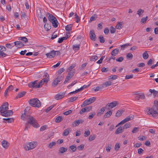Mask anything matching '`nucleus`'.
Returning a JSON list of instances; mask_svg holds the SVG:
<instances>
[{
  "label": "nucleus",
  "instance_id": "obj_1",
  "mask_svg": "<svg viewBox=\"0 0 158 158\" xmlns=\"http://www.w3.org/2000/svg\"><path fill=\"white\" fill-rule=\"evenodd\" d=\"M26 109L25 110L24 113L21 116V118L23 120L27 119L28 123L32 125L34 127H39L38 123L36 119L32 116L28 115L26 111Z\"/></svg>",
  "mask_w": 158,
  "mask_h": 158
},
{
  "label": "nucleus",
  "instance_id": "obj_2",
  "mask_svg": "<svg viewBox=\"0 0 158 158\" xmlns=\"http://www.w3.org/2000/svg\"><path fill=\"white\" fill-rule=\"evenodd\" d=\"M148 114H151L154 117H156L158 115V101H154V105L152 108L149 109Z\"/></svg>",
  "mask_w": 158,
  "mask_h": 158
},
{
  "label": "nucleus",
  "instance_id": "obj_3",
  "mask_svg": "<svg viewBox=\"0 0 158 158\" xmlns=\"http://www.w3.org/2000/svg\"><path fill=\"white\" fill-rule=\"evenodd\" d=\"M48 20L52 24L53 26L55 28H56L59 24V23L56 18L52 14L47 13V14Z\"/></svg>",
  "mask_w": 158,
  "mask_h": 158
},
{
  "label": "nucleus",
  "instance_id": "obj_4",
  "mask_svg": "<svg viewBox=\"0 0 158 158\" xmlns=\"http://www.w3.org/2000/svg\"><path fill=\"white\" fill-rule=\"evenodd\" d=\"M28 102L31 106L39 108L41 106V103L38 98H33L29 100Z\"/></svg>",
  "mask_w": 158,
  "mask_h": 158
},
{
  "label": "nucleus",
  "instance_id": "obj_5",
  "mask_svg": "<svg viewBox=\"0 0 158 158\" xmlns=\"http://www.w3.org/2000/svg\"><path fill=\"white\" fill-rule=\"evenodd\" d=\"M36 142H35L27 143L24 146V148L26 151L32 149L36 147Z\"/></svg>",
  "mask_w": 158,
  "mask_h": 158
},
{
  "label": "nucleus",
  "instance_id": "obj_6",
  "mask_svg": "<svg viewBox=\"0 0 158 158\" xmlns=\"http://www.w3.org/2000/svg\"><path fill=\"white\" fill-rule=\"evenodd\" d=\"M119 102L117 101H114L108 103L106 106L108 110L113 108L118 105Z\"/></svg>",
  "mask_w": 158,
  "mask_h": 158
},
{
  "label": "nucleus",
  "instance_id": "obj_7",
  "mask_svg": "<svg viewBox=\"0 0 158 158\" xmlns=\"http://www.w3.org/2000/svg\"><path fill=\"white\" fill-rule=\"evenodd\" d=\"M9 104L7 102H6L3 103L0 107V112L1 115L2 112H5V111L9 109Z\"/></svg>",
  "mask_w": 158,
  "mask_h": 158
},
{
  "label": "nucleus",
  "instance_id": "obj_8",
  "mask_svg": "<svg viewBox=\"0 0 158 158\" xmlns=\"http://www.w3.org/2000/svg\"><path fill=\"white\" fill-rule=\"evenodd\" d=\"M13 114V111L11 110H6L5 111V112H1V115L8 117H9L10 116L12 115Z\"/></svg>",
  "mask_w": 158,
  "mask_h": 158
},
{
  "label": "nucleus",
  "instance_id": "obj_9",
  "mask_svg": "<svg viewBox=\"0 0 158 158\" xmlns=\"http://www.w3.org/2000/svg\"><path fill=\"white\" fill-rule=\"evenodd\" d=\"M65 92H63L61 94L58 93L56 94L55 97V98L56 100H59L63 98L65 95Z\"/></svg>",
  "mask_w": 158,
  "mask_h": 158
},
{
  "label": "nucleus",
  "instance_id": "obj_10",
  "mask_svg": "<svg viewBox=\"0 0 158 158\" xmlns=\"http://www.w3.org/2000/svg\"><path fill=\"white\" fill-rule=\"evenodd\" d=\"M89 36L90 39L94 41H95L96 40V35L94 33V31L93 30H92L90 31L89 33Z\"/></svg>",
  "mask_w": 158,
  "mask_h": 158
},
{
  "label": "nucleus",
  "instance_id": "obj_11",
  "mask_svg": "<svg viewBox=\"0 0 158 158\" xmlns=\"http://www.w3.org/2000/svg\"><path fill=\"white\" fill-rule=\"evenodd\" d=\"M48 82V79L47 78H44L41 80L38 85H37V87L40 88L41 86L42 85L44 84V83H47Z\"/></svg>",
  "mask_w": 158,
  "mask_h": 158
},
{
  "label": "nucleus",
  "instance_id": "obj_12",
  "mask_svg": "<svg viewBox=\"0 0 158 158\" xmlns=\"http://www.w3.org/2000/svg\"><path fill=\"white\" fill-rule=\"evenodd\" d=\"M37 81H34L33 82H31L29 83L28 84V86L31 88H38L36 86H37V85H36V84Z\"/></svg>",
  "mask_w": 158,
  "mask_h": 158
},
{
  "label": "nucleus",
  "instance_id": "obj_13",
  "mask_svg": "<svg viewBox=\"0 0 158 158\" xmlns=\"http://www.w3.org/2000/svg\"><path fill=\"white\" fill-rule=\"evenodd\" d=\"M106 108H107L106 106L102 107L99 110V111L97 114V115L98 116H100L102 115L105 111Z\"/></svg>",
  "mask_w": 158,
  "mask_h": 158
},
{
  "label": "nucleus",
  "instance_id": "obj_14",
  "mask_svg": "<svg viewBox=\"0 0 158 158\" xmlns=\"http://www.w3.org/2000/svg\"><path fill=\"white\" fill-rule=\"evenodd\" d=\"M46 55L48 58H52L54 57L55 56L54 50H53L50 53L46 54Z\"/></svg>",
  "mask_w": 158,
  "mask_h": 158
},
{
  "label": "nucleus",
  "instance_id": "obj_15",
  "mask_svg": "<svg viewBox=\"0 0 158 158\" xmlns=\"http://www.w3.org/2000/svg\"><path fill=\"white\" fill-rule=\"evenodd\" d=\"M112 111L111 110H109L104 114L103 116V118H106L109 117L112 115Z\"/></svg>",
  "mask_w": 158,
  "mask_h": 158
},
{
  "label": "nucleus",
  "instance_id": "obj_16",
  "mask_svg": "<svg viewBox=\"0 0 158 158\" xmlns=\"http://www.w3.org/2000/svg\"><path fill=\"white\" fill-rule=\"evenodd\" d=\"M15 45H16L18 48H21L24 46V44H23L21 42L19 41H17L14 42Z\"/></svg>",
  "mask_w": 158,
  "mask_h": 158
},
{
  "label": "nucleus",
  "instance_id": "obj_17",
  "mask_svg": "<svg viewBox=\"0 0 158 158\" xmlns=\"http://www.w3.org/2000/svg\"><path fill=\"white\" fill-rule=\"evenodd\" d=\"M9 143L7 141L3 140L2 142V147L5 148H7L9 146Z\"/></svg>",
  "mask_w": 158,
  "mask_h": 158
},
{
  "label": "nucleus",
  "instance_id": "obj_18",
  "mask_svg": "<svg viewBox=\"0 0 158 158\" xmlns=\"http://www.w3.org/2000/svg\"><path fill=\"white\" fill-rule=\"evenodd\" d=\"M3 119L4 120H5V121H3V123H6L7 122L8 123H11L12 122H13L14 120V119L12 118H3Z\"/></svg>",
  "mask_w": 158,
  "mask_h": 158
},
{
  "label": "nucleus",
  "instance_id": "obj_19",
  "mask_svg": "<svg viewBox=\"0 0 158 158\" xmlns=\"http://www.w3.org/2000/svg\"><path fill=\"white\" fill-rule=\"evenodd\" d=\"M123 127H120L117 129L115 132V134H117L121 133L123 131Z\"/></svg>",
  "mask_w": 158,
  "mask_h": 158
},
{
  "label": "nucleus",
  "instance_id": "obj_20",
  "mask_svg": "<svg viewBox=\"0 0 158 158\" xmlns=\"http://www.w3.org/2000/svg\"><path fill=\"white\" fill-rule=\"evenodd\" d=\"M125 111L124 109H122L119 110H118L115 116L117 117H118L121 115L122 113H123Z\"/></svg>",
  "mask_w": 158,
  "mask_h": 158
},
{
  "label": "nucleus",
  "instance_id": "obj_21",
  "mask_svg": "<svg viewBox=\"0 0 158 158\" xmlns=\"http://www.w3.org/2000/svg\"><path fill=\"white\" fill-rule=\"evenodd\" d=\"M74 73V72H69L66 77V79L68 81L72 77Z\"/></svg>",
  "mask_w": 158,
  "mask_h": 158
},
{
  "label": "nucleus",
  "instance_id": "obj_22",
  "mask_svg": "<svg viewBox=\"0 0 158 158\" xmlns=\"http://www.w3.org/2000/svg\"><path fill=\"white\" fill-rule=\"evenodd\" d=\"M96 98L95 97L91 98L89 99H86L89 104L94 102L96 100Z\"/></svg>",
  "mask_w": 158,
  "mask_h": 158
},
{
  "label": "nucleus",
  "instance_id": "obj_23",
  "mask_svg": "<svg viewBox=\"0 0 158 158\" xmlns=\"http://www.w3.org/2000/svg\"><path fill=\"white\" fill-rule=\"evenodd\" d=\"M68 148L64 147H60L59 149V153H63L66 152Z\"/></svg>",
  "mask_w": 158,
  "mask_h": 158
},
{
  "label": "nucleus",
  "instance_id": "obj_24",
  "mask_svg": "<svg viewBox=\"0 0 158 158\" xmlns=\"http://www.w3.org/2000/svg\"><path fill=\"white\" fill-rule=\"evenodd\" d=\"M119 52V50L118 49H115L113 50L111 52V55L113 56H115Z\"/></svg>",
  "mask_w": 158,
  "mask_h": 158
},
{
  "label": "nucleus",
  "instance_id": "obj_25",
  "mask_svg": "<svg viewBox=\"0 0 158 158\" xmlns=\"http://www.w3.org/2000/svg\"><path fill=\"white\" fill-rule=\"evenodd\" d=\"M26 93V92L25 91H23L21 92L18 94V95L16 96V98H20L24 96Z\"/></svg>",
  "mask_w": 158,
  "mask_h": 158
},
{
  "label": "nucleus",
  "instance_id": "obj_26",
  "mask_svg": "<svg viewBox=\"0 0 158 158\" xmlns=\"http://www.w3.org/2000/svg\"><path fill=\"white\" fill-rule=\"evenodd\" d=\"M136 94L138 95L139 98L144 99L145 98V96L143 93H138Z\"/></svg>",
  "mask_w": 158,
  "mask_h": 158
},
{
  "label": "nucleus",
  "instance_id": "obj_27",
  "mask_svg": "<svg viewBox=\"0 0 158 158\" xmlns=\"http://www.w3.org/2000/svg\"><path fill=\"white\" fill-rule=\"evenodd\" d=\"M149 92L151 93H153V95L154 96H158V91L156 90L155 89H150Z\"/></svg>",
  "mask_w": 158,
  "mask_h": 158
},
{
  "label": "nucleus",
  "instance_id": "obj_28",
  "mask_svg": "<svg viewBox=\"0 0 158 158\" xmlns=\"http://www.w3.org/2000/svg\"><path fill=\"white\" fill-rule=\"evenodd\" d=\"M77 148L75 145H72L69 147V150L70 149L72 151V152H74L76 151Z\"/></svg>",
  "mask_w": 158,
  "mask_h": 158
},
{
  "label": "nucleus",
  "instance_id": "obj_29",
  "mask_svg": "<svg viewBox=\"0 0 158 158\" xmlns=\"http://www.w3.org/2000/svg\"><path fill=\"white\" fill-rule=\"evenodd\" d=\"M56 104H53L50 106L48 107L45 110V112L46 113L48 112L49 111H50L51 110H52L54 106H56Z\"/></svg>",
  "mask_w": 158,
  "mask_h": 158
},
{
  "label": "nucleus",
  "instance_id": "obj_30",
  "mask_svg": "<svg viewBox=\"0 0 158 158\" xmlns=\"http://www.w3.org/2000/svg\"><path fill=\"white\" fill-rule=\"evenodd\" d=\"M147 51H145L143 54V57L144 59H147L148 58L149 55Z\"/></svg>",
  "mask_w": 158,
  "mask_h": 158
},
{
  "label": "nucleus",
  "instance_id": "obj_31",
  "mask_svg": "<svg viewBox=\"0 0 158 158\" xmlns=\"http://www.w3.org/2000/svg\"><path fill=\"white\" fill-rule=\"evenodd\" d=\"M133 115H131L127 117L126 118L124 119V120L126 122L128 121L133 119Z\"/></svg>",
  "mask_w": 158,
  "mask_h": 158
},
{
  "label": "nucleus",
  "instance_id": "obj_32",
  "mask_svg": "<svg viewBox=\"0 0 158 158\" xmlns=\"http://www.w3.org/2000/svg\"><path fill=\"white\" fill-rule=\"evenodd\" d=\"M69 131H70V129L69 128L65 130L63 133V135L65 136L69 134Z\"/></svg>",
  "mask_w": 158,
  "mask_h": 158
},
{
  "label": "nucleus",
  "instance_id": "obj_33",
  "mask_svg": "<svg viewBox=\"0 0 158 158\" xmlns=\"http://www.w3.org/2000/svg\"><path fill=\"white\" fill-rule=\"evenodd\" d=\"M73 25L72 24H70L68 25L65 27V30L67 31H70L72 30Z\"/></svg>",
  "mask_w": 158,
  "mask_h": 158
},
{
  "label": "nucleus",
  "instance_id": "obj_34",
  "mask_svg": "<svg viewBox=\"0 0 158 158\" xmlns=\"http://www.w3.org/2000/svg\"><path fill=\"white\" fill-rule=\"evenodd\" d=\"M19 40L23 41L25 43L28 42V40L25 37H20L19 38Z\"/></svg>",
  "mask_w": 158,
  "mask_h": 158
},
{
  "label": "nucleus",
  "instance_id": "obj_35",
  "mask_svg": "<svg viewBox=\"0 0 158 158\" xmlns=\"http://www.w3.org/2000/svg\"><path fill=\"white\" fill-rule=\"evenodd\" d=\"M123 24V22H119L117 24L116 28L118 29H120L122 28V26Z\"/></svg>",
  "mask_w": 158,
  "mask_h": 158
},
{
  "label": "nucleus",
  "instance_id": "obj_36",
  "mask_svg": "<svg viewBox=\"0 0 158 158\" xmlns=\"http://www.w3.org/2000/svg\"><path fill=\"white\" fill-rule=\"evenodd\" d=\"M111 84V82L110 81H106L102 84L103 87H107L110 85Z\"/></svg>",
  "mask_w": 158,
  "mask_h": 158
},
{
  "label": "nucleus",
  "instance_id": "obj_37",
  "mask_svg": "<svg viewBox=\"0 0 158 158\" xmlns=\"http://www.w3.org/2000/svg\"><path fill=\"white\" fill-rule=\"evenodd\" d=\"M44 27L46 30L48 31L51 29V27L50 25L45 24L44 25Z\"/></svg>",
  "mask_w": 158,
  "mask_h": 158
},
{
  "label": "nucleus",
  "instance_id": "obj_38",
  "mask_svg": "<svg viewBox=\"0 0 158 158\" xmlns=\"http://www.w3.org/2000/svg\"><path fill=\"white\" fill-rule=\"evenodd\" d=\"M118 76L116 75H111L109 76V79L110 80H112L116 79Z\"/></svg>",
  "mask_w": 158,
  "mask_h": 158
},
{
  "label": "nucleus",
  "instance_id": "obj_39",
  "mask_svg": "<svg viewBox=\"0 0 158 158\" xmlns=\"http://www.w3.org/2000/svg\"><path fill=\"white\" fill-rule=\"evenodd\" d=\"M96 138V136L94 135H90L89 138V140L90 141H92L94 140Z\"/></svg>",
  "mask_w": 158,
  "mask_h": 158
},
{
  "label": "nucleus",
  "instance_id": "obj_40",
  "mask_svg": "<svg viewBox=\"0 0 158 158\" xmlns=\"http://www.w3.org/2000/svg\"><path fill=\"white\" fill-rule=\"evenodd\" d=\"M98 39L100 42L101 43H103L105 41V39L104 37L102 35H100L99 36Z\"/></svg>",
  "mask_w": 158,
  "mask_h": 158
},
{
  "label": "nucleus",
  "instance_id": "obj_41",
  "mask_svg": "<svg viewBox=\"0 0 158 158\" xmlns=\"http://www.w3.org/2000/svg\"><path fill=\"white\" fill-rule=\"evenodd\" d=\"M77 98V97H73L70 98H69L68 101L69 102H72L76 100Z\"/></svg>",
  "mask_w": 158,
  "mask_h": 158
},
{
  "label": "nucleus",
  "instance_id": "obj_42",
  "mask_svg": "<svg viewBox=\"0 0 158 158\" xmlns=\"http://www.w3.org/2000/svg\"><path fill=\"white\" fill-rule=\"evenodd\" d=\"M62 119L63 118L62 116H58L56 118L55 122L56 123H59L60 122Z\"/></svg>",
  "mask_w": 158,
  "mask_h": 158
},
{
  "label": "nucleus",
  "instance_id": "obj_43",
  "mask_svg": "<svg viewBox=\"0 0 158 158\" xmlns=\"http://www.w3.org/2000/svg\"><path fill=\"white\" fill-rule=\"evenodd\" d=\"M56 143L55 142H52L50 143L48 145V147L50 148H51L53 146L55 145Z\"/></svg>",
  "mask_w": 158,
  "mask_h": 158
},
{
  "label": "nucleus",
  "instance_id": "obj_44",
  "mask_svg": "<svg viewBox=\"0 0 158 158\" xmlns=\"http://www.w3.org/2000/svg\"><path fill=\"white\" fill-rule=\"evenodd\" d=\"M127 58L128 60H131L132 59L133 57V55L131 53H128L127 55Z\"/></svg>",
  "mask_w": 158,
  "mask_h": 158
},
{
  "label": "nucleus",
  "instance_id": "obj_45",
  "mask_svg": "<svg viewBox=\"0 0 158 158\" xmlns=\"http://www.w3.org/2000/svg\"><path fill=\"white\" fill-rule=\"evenodd\" d=\"M120 148V145L119 143H116L114 147V150L116 151H118Z\"/></svg>",
  "mask_w": 158,
  "mask_h": 158
},
{
  "label": "nucleus",
  "instance_id": "obj_46",
  "mask_svg": "<svg viewBox=\"0 0 158 158\" xmlns=\"http://www.w3.org/2000/svg\"><path fill=\"white\" fill-rule=\"evenodd\" d=\"M139 127H135L133 128V130L132 131V133H136L139 130Z\"/></svg>",
  "mask_w": 158,
  "mask_h": 158
},
{
  "label": "nucleus",
  "instance_id": "obj_47",
  "mask_svg": "<svg viewBox=\"0 0 158 158\" xmlns=\"http://www.w3.org/2000/svg\"><path fill=\"white\" fill-rule=\"evenodd\" d=\"M111 144H109L106 146V150L107 152H109L111 149Z\"/></svg>",
  "mask_w": 158,
  "mask_h": 158
},
{
  "label": "nucleus",
  "instance_id": "obj_48",
  "mask_svg": "<svg viewBox=\"0 0 158 158\" xmlns=\"http://www.w3.org/2000/svg\"><path fill=\"white\" fill-rule=\"evenodd\" d=\"M14 45H13V44L9 43H7L5 44V46L7 48L10 49H11V48L14 47Z\"/></svg>",
  "mask_w": 158,
  "mask_h": 158
},
{
  "label": "nucleus",
  "instance_id": "obj_49",
  "mask_svg": "<svg viewBox=\"0 0 158 158\" xmlns=\"http://www.w3.org/2000/svg\"><path fill=\"white\" fill-rule=\"evenodd\" d=\"M73 49L74 50H78L80 48L79 45H74L73 46Z\"/></svg>",
  "mask_w": 158,
  "mask_h": 158
},
{
  "label": "nucleus",
  "instance_id": "obj_50",
  "mask_svg": "<svg viewBox=\"0 0 158 158\" xmlns=\"http://www.w3.org/2000/svg\"><path fill=\"white\" fill-rule=\"evenodd\" d=\"M79 124V122L78 120H76L73 123L72 125L73 127H75L78 126Z\"/></svg>",
  "mask_w": 158,
  "mask_h": 158
},
{
  "label": "nucleus",
  "instance_id": "obj_51",
  "mask_svg": "<svg viewBox=\"0 0 158 158\" xmlns=\"http://www.w3.org/2000/svg\"><path fill=\"white\" fill-rule=\"evenodd\" d=\"M89 103H88V101H87V100H85L83 102V104L81 105V107H83L85 106L89 105Z\"/></svg>",
  "mask_w": 158,
  "mask_h": 158
},
{
  "label": "nucleus",
  "instance_id": "obj_52",
  "mask_svg": "<svg viewBox=\"0 0 158 158\" xmlns=\"http://www.w3.org/2000/svg\"><path fill=\"white\" fill-rule=\"evenodd\" d=\"M148 19V16H146L145 17L143 18L141 21V23H144L146 22V21Z\"/></svg>",
  "mask_w": 158,
  "mask_h": 158
},
{
  "label": "nucleus",
  "instance_id": "obj_53",
  "mask_svg": "<svg viewBox=\"0 0 158 158\" xmlns=\"http://www.w3.org/2000/svg\"><path fill=\"white\" fill-rule=\"evenodd\" d=\"M98 57L97 56H92L90 58L91 61H95L98 60Z\"/></svg>",
  "mask_w": 158,
  "mask_h": 158
},
{
  "label": "nucleus",
  "instance_id": "obj_54",
  "mask_svg": "<svg viewBox=\"0 0 158 158\" xmlns=\"http://www.w3.org/2000/svg\"><path fill=\"white\" fill-rule=\"evenodd\" d=\"M75 18L76 19L75 21L76 23H78L80 21V19L79 17L78 16L76 13H75Z\"/></svg>",
  "mask_w": 158,
  "mask_h": 158
},
{
  "label": "nucleus",
  "instance_id": "obj_55",
  "mask_svg": "<svg viewBox=\"0 0 158 158\" xmlns=\"http://www.w3.org/2000/svg\"><path fill=\"white\" fill-rule=\"evenodd\" d=\"M131 124L129 123H127L125 124L123 127V129H127L131 127Z\"/></svg>",
  "mask_w": 158,
  "mask_h": 158
},
{
  "label": "nucleus",
  "instance_id": "obj_56",
  "mask_svg": "<svg viewBox=\"0 0 158 158\" xmlns=\"http://www.w3.org/2000/svg\"><path fill=\"white\" fill-rule=\"evenodd\" d=\"M129 44H126L121 45V48L122 50H123L127 46H130Z\"/></svg>",
  "mask_w": 158,
  "mask_h": 158
},
{
  "label": "nucleus",
  "instance_id": "obj_57",
  "mask_svg": "<svg viewBox=\"0 0 158 158\" xmlns=\"http://www.w3.org/2000/svg\"><path fill=\"white\" fill-rule=\"evenodd\" d=\"M90 134V132L89 130H88L87 131H85V133H84V136L85 137H87Z\"/></svg>",
  "mask_w": 158,
  "mask_h": 158
},
{
  "label": "nucleus",
  "instance_id": "obj_58",
  "mask_svg": "<svg viewBox=\"0 0 158 158\" xmlns=\"http://www.w3.org/2000/svg\"><path fill=\"white\" fill-rule=\"evenodd\" d=\"M110 32L111 34H113L115 33L116 30L115 28L112 26L110 27Z\"/></svg>",
  "mask_w": 158,
  "mask_h": 158
},
{
  "label": "nucleus",
  "instance_id": "obj_59",
  "mask_svg": "<svg viewBox=\"0 0 158 158\" xmlns=\"http://www.w3.org/2000/svg\"><path fill=\"white\" fill-rule=\"evenodd\" d=\"M63 78V77L62 76H58L56 79V80L58 82H60L62 80Z\"/></svg>",
  "mask_w": 158,
  "mask_h": 158
},
{
  "label": "nucleus",
  "instance_id": "obj_60",
  "mask_svg": "<svg viewBox=\"0 0 158 158\" xmlns=\"http://www.w3.org/2000/svg\"><path fill=\"white\" fill-rule=\"evenodd\" d=\"M105 57L104 56H103L101 57L100 60H98L97 62V63L98 64H100L102 63V61Z\"/></svg>",
  "mask_w": 158,
  "mask_h": 158
},
{
  "label": "nucleus",
  "instance_id": "obj_61",
  "mask_svg": "<svg viewBox=\"0 0 158 158\" xmlns=\"http://www.w3.org/2000/svg\"><path fill=\"white\" fill-rule=\"evenodd\" d=\"M58 82L55 79V80H54L52 83V86L54 87H56L57 84L58 83Z\"/></svg>",
  "mask_w": 158,
  "mask_h": 158
},
{
  "label": "nucleus",
  "instance_id": "obj_62",
  "mask_svg": "<svg viewBox=\"0 0 158 158\" xmlns=\"http://www.w3.org/2000/svg\"><path fill=\"white\" fill-rule=\"evenodd\" d=\"M95 112H94L90 113V114L88 118L89 119H91L95 115Z\"/></svg>",
  "mask_w": 158,
  "mask_h": 158
},
{
  "label": "nucleus",
  "instance_id": "obj_63",
  "mask_svg": "<svg viewBox=\"0 0 158 158\" xmlns=\"http://www.w3.org/2000/svg\"><path fill=\"white\" fill-rule=\"evenodd\" d=\"M72 110H69L67 111H66L64 112L63 114L65 115H67L70 114L71 113H72Z\"/></svg>",
  "mask_w": 158,
  "mask_h": 158
},
{
  "label": "nucleus",
  "instance_id": "obj_64",
  "mask_svg": "<svg viewBox=\"0 0 158 158\" xmlns=\"http://www.w3.org/2000/svg\"><path fill=\"white\" fill-rule=\"evenodd\" d=\"M85 145L83 144H81L80 146L77 147V149L79 150H81L83 149Z\"/></svg>",
  "mask_w": 158,
  "mask_h": 158
}]
</instances>
